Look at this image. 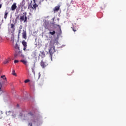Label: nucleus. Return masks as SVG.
<instances>
[{"mask_svg": "<svg viewBox=\"0 0 126 126\" xmlns=\"http://www.w3.org/2000/svg\"><path fill=\"white\" fill-rule=\"evenodd\" d=\"M29 114H30V115H31L32 116V113H29Z\"/></svg>", "mask_w": 126, "mask_h": 126, "instance_id": "f704fd0d", "label": "nucleus"}, {"mask_svg": "<svg viewBox=\"0 0 126 126\" xmlns=\"http://www.w3.org/2000/svg\"><path fill=\"white\" fill-rule=\"evenodd\" d=\"M32 3V1H31V3Z\"/></svg>", "mask_w": 126, "mask_h": 126, "instance_id": "4c0bfd02", "label": "nucleus"}, {"mask_svg": "<svg viewBox=\"0 0 126 126\" xmlns=\"http://www.w3.org/2000/svg\"><path fill=\"white\" fill-rule=\"evenodd\" d=\"M49 34H51V35H55V34H56V31H53V32H49Z\"/></svg>", "mask_w": 126, "mask_h": 126, "instance_id": "2eb2a0df", "label": "nucleus"}, {"mask_svg": "<svg viewBox=\"0 0 126 126\" xmlns=\"http://www.w3.org/2000/svg\"><path fill=\"white\" fill-rule=\"evenodd\" d=\"M7 14H8V12L7 11H5V14H4V18L5 19H6V18L7 17Z\"/></svg>", "mask_w": 126, "mask_h": 126, "instance_id": "4468645a", "label": "nucleus"}, {"mask_svg": "<svg viewBox=\"0 0 126 126\" xmlns=\"http://www.w3.org/2000/svg\"><path fill=\"white\" fill-rule=\"evenodd\" d=\"M14 48L15 49V50H18V51L20 50V47L18 45L17 43H16V44L15 46H14Z\"/></svg>", "mask_w": 126, "mask_h": 126, "instance_id": "9b49d317", "label": "nucleus"}, {"mask_svg": "<svg viewBox=\"0 0 126 126\" xmlns=\"http://www.w3.org/2000/svg\"><path fill=\"white\" fill-rule=\"evenodd\" d=\"M41 54V57H42V58L45 57V53H44V52H40Z\"/></svg>", "mask_w": 126, "mask_h": 126, "instance_id": "6ab92c4d", "label": "nucleus"}, {"mask_svg": "<svg viewBox=\"0 0 126 126\" xmlns=\"http://www.w3.org/2000/svg\"><path fill=\"white\" fill-rule=\"evenodd\" d=\"M12 75L16 76V73H15V70H12Z\"/></svg>", "mask_w": 126, "mask_h": 126, "instance_id": "412c9836", "label": "nucleus"}, {"mask_svg": "<svg viewBox=\"0 0 126 126\" xmlns=\"http://www.w3.org/2000/svg\"><path fill=\"white\" fill-rule=\"evenodd\" d=\"M56 52V50H55V47H53L51 48L49 50V54H50L51 57L53 56V54Z\"/></svg>", "mask_w": 126, "mask_h": 126, "instance_id": "423d86ee", "label": "nucleus"}, {"mask_svg": "<svg viewBox=\"0 0 126 126\" xmlns=\"http://www.w3.org/2000/svg\"><path fill=\"white\" fill-rule=\"evenodd\" d=\"M41 76V75L40 74H39V77H40Z\"/></svg>", "mask_w": 126, "mask_h": 126, "instance_id": "e433bc0d", "label": "nucleus"}, {"mask_svg": "<svg viewBox=\"0 0 126 126\" xmlns=\"http://www.w3.org/2000/svg\"><path fill=\"white\" fill-rule=\"evenodd\" d=\"M1 78H3V79H4V80H6V77H5V75L1 76Z\"/></svg>", "mask_w": 126, "mask_h": 126, "instance_id": "a211bd4d", "label": "nucleus"}, {"mask_svg": "<svg viewBox=\"0 0 126 126\" xmlns=\"http://www.w3.org/2000/svg\"><path fill=\"white\" fill-rule=\"evenodd\" d=\"M19 63V61L18 60H15L14 63Z\"/></svg>", "mask_w": 126, "mask_h": 126, "instance_id": "b1692460", "label": "nucleus"}, {"mask_svg": "<svg viewBox=\"0 0 126 126\" xmlns=\"http://www.w3.org/2000/svg\"><path fill=\"white\" fill-rule=\"evenodd\" d=\"M18 56H20V57H21L23 58H25V57L24 55L22 54V50H19V51H16L15 52L14 59H16Z\"/></svg>", "mask_w": 126, "mask_h": 126, "instance_id": "f03ea898", "label": "nucleus"}, {"mask_svg": "<svg viewBox=\"0 0 126 126\" xmlns=\"http://www.w3.org/2000/svg\"><path fill=\"white\" fill-rule=\"evenodd\" d=\"M28 126H32V124L31 122H30L29 124H28Z\"/></svg>", "mask_w": 126, "mask_h": 126, "instance_id": "5701e85b", "label": "nucleus"}, {"mask_svg": "<svg viewBox=\"0 0 126 126\" xmlns=\"http://www.w3.org/2000/svg\"><path fill=\"white\" fill-rule=\"evenodd\" d=\"M60 7H61V6L60 5L56 6L54 9V12L55 13L56 12L60 10Z\"/></svg>", "mask_w": 126, "mask_h": 126, "instance_id": "9d476101", "label": "nucleus"}, {"mask_svg": "<svg viewBox=\"0 0 126 126\" xmlns=\"http://www.w3.org/2000/svg\"><path fill=\"white\" fill-rule=\"evenodd\" d=\"M20 62L21 63H23V64H24L25 65L27 66V64L28 63V62L27 61V60L26 59L21 60L20 61Z\"/></svg>", "mask_w": 126, "mask_h": 126, "instance_id": "6e6552de", "label": "nucleus"}, {"mask_svg": "<svg viewBox=\"0 0 126 126\" xmlns=\"http://www.w3.org/2000/svg\"><path fill=\"white\" fill-rule=\"evenodd\" d=\"M30 82V80L29 79H27L24 81L25 83H28V82Z\"/></svg>", "mask_w": 126, "mask_h": 126, "instance_id": "4be33fe9", "label": "nucleus"}, {"mask_svg": "<svg viewBox=\"0 0 126 126\" xmlns=\"http://www.w3.org/2000/svg\"><path fill=\"white\" fill-rule=\"evenodd\" d=\"M10 26H11V28H12L13 31H15V26H14V24H11Z\"/></svg>", "mask_w": 126, "mask_h": 126, "instance_id": "ddd939ff", "label": "nucleus"}, {"mask_svg": "<svg viewBox=\"0 0 126 126\" xmlns=\"http://www.w3.org/2000/svg\"><path fill=\"white\" fill-rule=\"evenodd\" d=\"M22 44L24 47L23 51H26V49H27V42H26L25 40H23Z\"/></svg>", "mask_w": 126, "mask_h": 126, "instance_id": "39448f33", "label": "nucleus"}, {"mask_svg": "<svg viewBox=\"0 0 126 126\" xmlns=\"http://www.w3.org/2000/svg\"><path fill=\"white\" fill-rule=\"evenodd\" d=\"M74 32H76L78 30V29L76 27L72 26L71 27Z\"/></svg>", "mask_w": 126, "mask_h": 126, "instance_id": "f8f14e48", "label": "nucleus"}, {"mask_svg": "<svg viewBox=\"0 0 126 126\" xmlns=\"http://www.w3.org/2000/svg\"><path fill=\"white\" fill-rule=\"evenodd\" d=\"M41 56V54H39V56Z\"/></svg>", "mask_w": 126, "mask_h": 126, "instance_id": "58836bf2", "label": "nucleus"}, {"mask_svg": "<svg viewBox=\"0 0 126 126\" xmlns=\"http://www.w3.org/2000/svg\"><path fill=\"white\" fill-rule=\"evenodd\" d=\"M33 1L34 4L32 6L31 5H29L28 6V9H29L30 8H32L33 10L36 11V9L37 8V7H38V6H39V5L36 3V0H33Z\"/></svg>", "mask_w": 126, "mask_h": 126, "instance_id": "7ed1b4c3", "label": "nucleus"}, {"mask_svg": "<svg viewBox=\"0 0 126 126\" xmlns=\"http://www.w3.org/2000/svg\"><path fill=\"white\" fill-rule=\"evenodd\" d=\"M53 21H54V20H55V18H53Z\"/></svg>", "mask_w": 126, "mask_h": 126, "instance_id": "c9c22d12", "label": "nucleus"}, {"mask_svg": "<svg viewBox=\"0 0 126 126\" xmlns=\"http://www.w3.org/2000/svg\"><path fill=\"white\" fill-rule=\"evenodd\" d=\"M12 112L9 111L8 112H6V114L7 115V116H9V115L11 114Z\"/></svg>", "mask_w": 126, "mask_h": 126, "instance_id": "dca6fc26", "label": "nucleus"}, {"mask_svg": "<svg viewBox=\"0 0 126 126\" xmlns=\"http://www.w3.org/2000/svg\"><path fill=\"white\" fill-rule=\"evenodd\" d=\"M34 123H38V120L35 119V120H34Z\"/></svg>", "mask_w": 126, "mask_h": 126, "instance_id": "c756f323", "label": "nucleus"}, {"mask_svg": "<svg viewBox=\"0 0 126 126\" xmlns=\"http://www.w3.org/2000/svg\"><path fill=\"white\" fill-rule=\"evenodd\" d=\"M0 91H1V83H0Z\"/></svg>", "mask_w": 126, "mask_h": 126, "instance_id": "a878e982", "label": "nucleus"}, {"mask_svg": "<svg viewBox=\"0 0 126 126\" xmlns=\"http://www.w3.org/2000/svg\"><path fill=\"white\" fill-rule=\"evenodd\" d=\"M17 6H16V3H14L11 6V9L12 10H15Z\"/></svg>", "mask_w": 126, "mask_h": 126, "instance_id": "1a4fd4ad", "label": "nucleus"}, {"mask_svg": "<svg viewBox=\"0 0 126 126\" xmlns=\"http://www.w3.org/2000/svg\"><path fill=\"white\" fill-rule=\"evenodd\" d=\"M0 115H3V112L0 111Z\"/></svg>", "mask_w": 126, "mask_h": 126, "instance_id": "cd10ccee", "label": "nucleus"}, {"mask_svg": "<svg viewBox=\"0 0 126 126\" xmlns=\"http://www.w3.org/2000/svg\"><path fill=\"white\" fill-rule=\"evenodd\" d=\"M46 1H47V0H45ZM41 1H44V0H41Z\"/></svg>", "mask_w": 126, "mask_h": 126, "instance_id": "72a5a7b5", "label": "nucleus"}, {"mask_svg": "<svg viewBox=\"0 0 126 126\" xmlns=\"http://www.w3.org/2000/svg\"><path fill=\"white\" fill-rule=\"evenodd\" d=\"M18 18H19V15H18L17 16L16 18V19H18Z\"/></svg>", "mask_w": 126, "mask_h": 126, "instance_id": "7c9ffc66", "label": "nucleus"}, {"mask_svg": "<svg viewBox=\"0 0 126 126\" xmlns=\"http://www.w3.org/2000/svg\"><path fill=\"white\" fill-rule=\"evenodd\" d=\"M19 20L20 22L24 21V23H27V13L26 12H24L20 16Z\"/></svg>", "mask_w": 126, "mask_h": 126, "instance_id": "f257e3e1", "label": "nucleus"}, {"mask_svg": "<svg viewBox=\"0 0 126 126\" xmlns=\"http://www.w3.org/2000/svg\"><path fill=\"white\" fill-rule=\"evenodd\" d=\"M22 35L23 39H25V40L27 39V33L26 32V31L23 30V33H22Z\"/></svg>", "mask_w": 126, "mask_h": 126, "instance_id": "0eeeda50", "label": "nucleus"}, {"mask_svg": "<svg viewBox=\"0 0 126 126\" xmlns=\"http://www.w3.org/2000/svg\"><path fill=\"white\" fill-rule=\"evenodd\" d=\"M1 6H2L1 4H0V9H1Z\"/></svg>", "mask_w": 126, "mask_h": 126, "instance_id": "473e14b6", "label": "nucleus"}, {"mask_svg": "<svg viewBox=\"0 0 126 126\" xmlns=\"http://www.w3.org/2000/svg\"><path fill=\"white\" fill-rule=\"evenodd\" d=\"M11 41L12 42L13 44L14 43V36H13L11 37Z\"/></svg>", "mask_w": 126, "mask_h": 126, "instance_id": "f3484780", "label": "nucleus"}, {"mask_svg": "<svg viewBox=\"0 0 126 126\" xmlns=\"http://www.w3.org/2000/svg\"><path fill=\"white\" fill-rule=\"evenodd\" d=\"M40 65L43 68H45L46 66H48V63L46 62H44L42 60L40 62Z\"/></svg>", "mask_w": 126, "mask_h": 126, "instance_id": "20e7f679", "label": "nucleus"}, {"mask_svg": "<svg viewBox=\"0 0 126 126\" xmlns=\"http://www.w3.org/2000/svg\"><path fill=\"white\" fill-rule=\"evenodd\" d=\"M57 27H59V29H60V30H61V26H60V25H57Z\"/></svg>", "mask_w": 126, "mask_h": 126, "instance_id": "bb28decb", "label": "nucleus"}, {"mask_svg": "<svg viewBox=\"0 0 126 126\" xmlns=\"http://www.w3.org/2000/svg\"><path fill=\"white\" fill-rule=\"evenodd\" d=\"M9 62V60H6L4 61V63L5 64L6 63H8V62Z\"/></svg>", "mask_w": 126, "mask_h": 126, "instance_id": "aec40b11", "label": "nucleus"}, {"mask_svg": "<svg viewBox=\"0 0 126 126\" xmlns=\"http://www.w3.org/2000/svg\"><path fill=\"white\" fill-rule=\"evenodd\" d=\"M19 29H20V30L22 29V26L21 25V26H20Z\"/></svg>", "mask_w": 126, "mask_h": 126, "instance_id": "2f4dec72", "label": "nucleus"}, {"mask_svg": "<svg viewBox=\"0 0 126 126\" xmlns=\"http://www.w3.org/2000/svg\"><path fill=\"white\" fill-rule=\"evenodd\" d=\"M2 118H3L2 115L0 114V119H2Z\"/></svg>", "mask_w": 126, "mask_h": 126, "instance_id": "c85d7f7f", "label": "nucleus"}, {"mask_svg": "<svg viewBox=\"0 0 126 126\" xmlns=\"http://www.w3.org/2000/svg\"><path fill=\"white\" fill-rule=\"evenodd\" d=\"M21 33V30H19L18 31V35H20V34Z\"/></svg>", "mask_w": 126, "mask_h": 126, "instance_id": "393cba45", "label": "nucleus"}]
</instances>
